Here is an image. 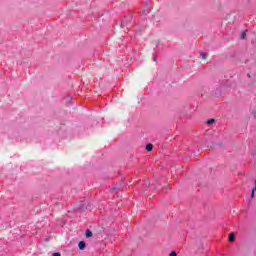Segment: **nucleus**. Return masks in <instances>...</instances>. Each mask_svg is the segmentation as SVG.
I'll use <instances>...</instances> for the list:
<instances>
[{
  "label": "nucleus",
  "mask_w": 256,
  "mask_h": 256,
  "mask_svg": "<svg viewBox=\"0 0 256 256\" xmlns=\"http://www.w3.org/2000/svg\"><path fill=\"white\" fill-rule=\"evenodd\" d=\"M245 37H247V32H242L241 39H245Z\"/></svg>",
  "instance_id": "8"
},
{
  "label": "nucleus",
  "mask_w": 256,
  "mask_h": 256,
  "mask_svg": "<svg viewBox=\"0 0 256 256\" xmlns=\"http://www.w3.org/2000/svg\"><path fill=\"white\" fill-rule=\"evenodd\" d=\"M213 123H215V119L207 120V125H213Z\"/></svg>",
  "instance_id": "6"
},
{
  "label": "nucleus",
  "mask_w": 256,
  "mask_h": 256,
  "mask_svg": "<svg viewBox=\"0 0 256 256\" xmlns=\"http://www.w3.org/2000/svg\"><path fill=\"white\" fill-rule=\"evenodd\" d=\"M200 55H201V58H202V59H207V54L201 53Z\"/></svg>",
  "instance_id": "9"
},
{
  "label": "nucleus",
  "mask_w": 256,
  "mask_h": 256,
  "mask_svg": "<svg viewBox=\"0 0 256 256\" xmlns=\"http://www.w3.org/2000/svg\"><path fill=\"white\" fill-rule=\"evenodd\" d=\"M86 237H93V232H91V230H86Z\"/></svg>",
  "instance_id": "5"
},
{
  "label": "nucleus",
  "mask_w": 256,
  "mask_h": 256,
  "mask_svg": "<svg viewBox=\"0 0 256 256\" xmlns=\"http://www.w3.org/2000/svg\"><path fill=\"white\" fill-rule=\"evenodd\" d=\"M78 209H79L80 211L83 210V209H85V205L82 204Z\"/></svg>",
  "instance_id": "12"
},
{
  "label": "nucleus",
  "mask_w": 256,
  "mask_h": 256,
  "mask_svg": "<svg viewBox=\"0 0 256 256\" xmlns=\"http://www.w3.org/2000/svg\"><path fill=\"white\" fill-rule=\"evenodd\" d=\"M169 256H177V252L172 251Z\"/></svg>",
  "instance_id": "10"
},
{
  "label": "nucleus",
  "mask_w": 256,
  "mask_h": 256,
  "mask_svg": "<svg viewBox=\"0 0 256 256\" xmlns=\"http://www.w3.org/2000/svg\"><path fill=\"white\" fill-rule=\"evenodd\" d=\"M146 150L147 151H153V144L149 143L146 145Z\"/></svg>",
  "instance_id": "4"
},
{
  "label": "nucleus",
  "mask_w": 256,
  "mask_h": 256,
  "mask_svg": "<svg viewBox=\"0 0 256 256\" xmlns=\"http://www.w3.org/2000/svg\"><path fill=\"white\" fill-rule=\"evenodd\" d=\"M127 21H131V17H126L124 20L121 22V27H125L127 25Z\"/></svg>",
  "instance_id": "2"
},
{
  "label": "nucleus",
  "mask_w": 256,
  "mask_h": 256,
  "mask_svg": "<svg viewBox=\"0 0 256 256\" xmlns=\"http://www.w3.org/2000/svg\"><path fill=\"white\" fill-rule=\"evenodd\" d=\"M154 61H157V58H154Z\"/></svg>",
  "instance_id": "13"
},
{
  "label": "nucleus",
  "mask_w": 256,
  "mask_h": 256,
  "mask_svg": "<svg viewBox=\"0 0 256 256\" xmlns=\"http://www.w3.org/2000/svg\"><path fill=\"white\" fill-rule=\"evenodd\" d=\"M52 256H61V254L59 252H55L52 254Z\"/></svg>",
  "instance_id": "11"
},
{
  "label": "nucleus",
  "mask_w": 256,
  "mask_h": 256,
  "mask_svg": "<svg viewBox=\"0 0 256 256\" xmlns=\"http://www.w3.org/2000/svg\"><path fill=\"white\" fill-rule=\"evenodd\" d=\"M228 239H229L230 243H233V241H235V234H234V233H231V234L228 236Z\"/></svg>",
  "instance_id": "3"
},
{
  "label": "nucleus",
  "mask_w": 256,
  "mask_h": 256,
  "mask_svg": "<svg viewBox=\"0 0 256 256\" xmlns=\"http://www.w3.org/2000/svg\"><path fill=\"white\" fill-rule=\"evenodd\" d=\"M78 247H79L80 251H83L85 249V247H87V244L85 243V241H80L78 244Z\"/></svg>",
  "instance_id": "1"
},
{
  "label": "nucleus",
  "mask_w": 256,
  "mask_h": 256,
  "mask_svg": "<svg viewBox=\"0 0 256 256\" xmlns=\"http://www.w3.org/2000/svg\"><path fill=\"white\" fill-rule=\"evenodd\" d=\"M143 15H149V7H146L143 11Z\"/></svg>",
  "instance_id": "7"
}]
</instances>
